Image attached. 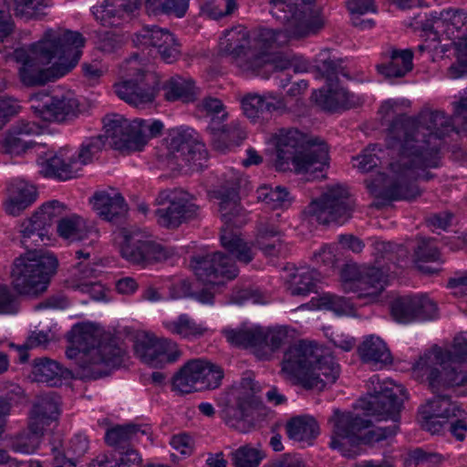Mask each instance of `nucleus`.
<instances>
[{"mask_svg":"<svg viewBox=\"0 0 467 467\" xmlns=\"http://www.w3.org/2000/svg\"><path fill=\"white\" fill-rule=\"evenodd\" d=\"M285 106L282 99L272 95L261 97L256 94H249L242 99L244 115L253 120L267 118L269 114L283 109Z\"/></svg>","mask_w":467,"mask_h":467,"instance_id":"nucleus-37","label":"nucleus"},{"mask_svg":"<svg viewBox=\"0 0 467 467\" xmlns=\"http://www.w3.org/2000/svg\"><path fill=\"white\" fill-rule=\"evenodd\" d=\"M328 422L332 425L329 447L346 458L360 455L364 451L363 445L372 446L398 431L396 424L370 429V420L338 409L333 410Z\"/></svg>","mask_w":467,"mask_h":467,"instance_id":"nucleus-7","label":"nucleus"},{"mask_svg":"<svg viewBox=\"0 0 467 467\" xmlns=\"http://www.w3.org/2000/svg\"><path fill=\"white\" fill-rule=\"evenodd\" d=\"M223 334L230 344L250 348L261 360H270L275 352L288 340L285 327L225 328Z\"/></svg>","mask_w":467,"mask_h":467,"instance_id":"nucleus-14","label":"nucleus"},{"mask_svg":"<svg viewBox=\"0 0 467 467\" xmlns=\"http://www.w3.org/2000/svg\"><path fill=\"white\" fill-rule=\"evenodd\" d=\"M106 141L113 148L104 131L103 135H98L83 141L77 154L67 156L64 150L56 154L45 153L37 159L39 173L44 177L59 181L78 177L82 167L91 162L93 157L102 150Z\"/></svg>","mask_w":467,"mask_h":467,"instance_id":"nucleus-12","label":"nucleus"},{"mask_svg":"<svg viewBox=\"0 0 467 467\" xmlns=\"http://www.w3.org/2000/svg\"><path fill=\"white\" fill-rule=\"evenodd\" d=\"M275 169L297 174H313L328 166V148L318 137L297 129H281L275 135Z\"/></svg>","mask_w":467,"mask_h":467,"instance_id":"nucleus-6","label":"nucleus"},{"mask_svg":"<svg viewBox=\"0 0 467 467\" xmlns=\"http://www.w3.org/2000/svg\"><path fill=\"white\" fill-rule=\"evenodd\" d=\"M238 189L237 183L222 185L213 192V197L219 201V212L223 222L220 236L222 246L238 262L248 265L253 261L254 253L234 230L246 222Z\"/></svg>","mask_w":467,"mask_h":467,"instance_id":"nucleus-10","label":"nucleus"},{"mask_svg":"<svg viewBox=\"0 0 467 467\" xmlns=\"http://www.w3.org/2000/svg\"><path fill=\"white\" fill-rule=\"evenodd\" d=\"M213 145L219 151H225L240 145L246 138V132L238 121L220 125L218 130L210 131Z\"/></svg>","mask_w":467,"mask_h":467,"instance_id":"nucleus-42","label":"nucleus"},{"mask_svg":"<svg viewBox=\"0 0 467 467\" xmlns=\"http://www.w3.org/2000/svg\"><path fill=\"white\" fill-rule=\"evenodd\" d=\"M163 326L170 333L188 339L200 337L207 331L186 314L180 315L175 320L163 322Z\"/></svg>","mask_w":467,"mask_h":467,"instance_id":"nucleus-45","label":"nucleus"},{"mask_svg":"<svg viewBox=\"0 0 467 467\" xmlns=\"http://www.w3.org/2000/svg\"><path fill=\"white\" fill-rule=\"evenodd\" d=\"M382 62L376 66L379 74L386 79L401 78L413 68L411 49L389 47L382 54Z\"/></svg>","mask_w":467,"mask_h":467,"instance_id":"nucleus-31","label":"nucleus"},{"mask_svg":"<svg viewBox=\"0 0 467 467\" xmlns=\"http://www.w3.org/2000/svg\"><path fill=\"white\" fill-rule=\"evenodd\" d=\"M37 192L34 185L24 181L16 182L11 185L9 200L5 204L8 214L16 216L31 205L36 199Z\"/></svg>","mask_w":467,"mask_h":467,"instance_id":"nucleus-41","label":"nucleus"},{"mask_svg":"<svg viewBox=\"0 0 467 467\" xmlns=\"http://www.w3.org/2000/svg\"><path fill=\"white\" fill-rule=\"evenodd\" d=\"M288 192L285 188L276 186L273 188L264 185L257 190V198L265 202L270 209H278L289 204Z\"/></svg>","mask_w":467,"mask_h":467,"instance_id":"nucleus-52","label":"nucleus"},{"mask_svg":"<svg viewBox=\"0 0 467 467\" xmlns=\"http://www.w3.org/2000/svg\"><path fill=\"white\" fill-rule=\"evenodd\" d=\"M43 432L42 430H31L29 428V431L17 435L12 441V450L19 453H34L39 447Z\"/></svg>","mask_w":467,"mask_h":467,"instance_id":"nucleus-56","label":"nucleus"},{"mask_svg":"<svg viewBox=\"0 0 467 467\" xmlns=\"http://www.w3.org/2000/svg\"><path fill=\"white\" fill-rule=\"evenodd\" d=\"M67 338L71 346L66 356L76 361L82 378H102L124 362L126 351L114 340L102 341L99 331L89 324L73 326Z\"/></svg>","mask_w":467,"mask_h":467,"instance_id":"nucleus-3","label":"nucleus"},{"mask_svg":"<svg viewBox=\"0 0 467 467\" xmlns=\"http://www.w3.org/2000/svg\"><path fill=\"white\" fill-rule=\"evenodd\" d=\"M166 142V159L171 169L201 164L207 157L205 146L195 137L193 130L172 129L169 131Z\"/></svg>","mask_w":467,"mask_h":467,"instance_id":"nucleus-19","label":"nucleus"},{"mask_svg":"<svg viewBox=\"0 0 467 467\" xmlns=\"http://www.w3.org/2000/svg\"><path fill=\"white\" fill-rule=\"evenodd\" d=\"M463 410L451 401L449 395H436L428 400L419 410L421 427L431 434L441 431L451 417H461Z\"/></svg>","mask_w":467,"mask_h":467,"instance_id":"nucleus-23","label":"nucleus"},{"mask_svg":"<svg viewBox=\"0 0 467 467\" xmlns=\"http://www.w3.org/2000/svg\"><path fill=\"white\" fill-rule=\"evenodd\" d=\"M31 373L36 381L45 382L53 386L56 385L57 381H60L64 371L58 362L43 357L34 359Z\"/></svg>","mask_w":467,"mask_h":467,"instance_id":"nucleus-44","label":"nucleus"},{"mask_svg":"<svg viewBox=\"0 0 467 467\" xmlns=\"http://www.w3.org/2000/svg\"><path fill=\"white\" fill-rule=\"evenodd\" d=\"M316 102L327 111H336L340 109H349L356 105L354 94L347 89L334 86H327V88H322L314 94Z\"/></svg>","mask_w":467,"mask_h":467,"instance_id":"nucleus-39","label":"nucleus"},{"mask_svg":"<svg viewBox=\"0 0 467 467\" xmlns=\"http://www.w3.org/2000/svg\"><path fill=\"white\" fill-rule=\"evenodd\" d=\"M133 42L155 48L161 59L167 64L175 62L181 56L180 44L174 35L157 26L141 28L135 34Z\"/></svg>","mask_w":467,"mask_h":467,"instance_id":"nucleus-27","label":"nucleus"},{"mask_svg":"<svg viewBox=\"0 0 467 467\" xmlns=\"http://www.w3.org/2000/svg\"><path fill=\"white\" fill-rule=\"evenodd\" d=\"M270 13L283 24V29L261 28L259 39L264 45H285L290 39H301L317 34L325 25L324 18L310 8L285 0H270Z\"/></svg>","mask_w":467,"mask_h":467,"instance_id":"nucleus-8","label":"nucleus"},{"mask_svg":"<svg viewBox=\"0 0 467 467\" xmlns=\"http://www.w3.org/2000/svg\"><path fill=\"white\" fill-rule=\"evenodd\" d=\"M150 435L151 429L146 424L116 425L106 431L105 441L109 446L119 451L130 448L133 443L140 441L142 436L150 440Z\"/></svg>","mask_w":467,"mask_h":467,"instance_id":"nucleus-32","label":"nucleus"},{"mask_svg":"<svg viewBox=\"0 0 467 467\" xmlns=\"http://www.w3.org/2000/svg\"><path fill=\"white\" fill-rule=\"evenodd\" d=\"M15 15L18 17L41 19L46 16V0H13Z\"/></svg>","mask_w":467,"mask_h":467,"instance_id":"nucleus-53","label":"nucleus"},{"mask_svg":"<svg viewBox=\"0 0 467 467\" xmlns=\"http://www.w3.org/2000/svg\"><path fill=\"white\" fill-rule=\"evenodd\" d=\"M358 354L363 362L382 368L392 362V357L386 343L379 337L368 336L359 345Z\"/></svg>","mask_w":467,"mask_h":467,"instance_id":"nucleus-40","label":"nucleus"},{"mask_svg":"<svg viewBox=\"0 0 467 467\" xmlns=\"http://www.w3.org/2000/svg\"><path fill=\"white\" fill-rule=\"evenodd\" d=\"M289 439L296 441H311L319 434V425L311 416L302 415L293 417L285 424Z\"/></svg>","mask_w":467,"mask_h":467,"instance_id":"nucleus-43","label":"nucleus"},{"mask_svg":"<svg viewBox=\"0 0 467 467\" xmlns=\"http://www.w3.org/2000/svg\"><path fill=\"white\" fill-rule=\"evenodd\" d=\"M320 306L333 311L337 316H351L355 313L354 304L350 298L327 294L321 296Z\"/></svg>","mask_w":467,"mask_h":467,"instance_id":"nucleus-59","label":"nucleus"},{"mask_svg":"<svg viewBox=\"0 0 467 467\" xmlns=\"http://www.w3.org/2000/svg\"><path fill=\"white\" fill-rule=\"evenodd\" d=\"M98 47L106 53L114 52L125 42L124 36L116 31H100L98 35Z\"/></svg>","mask_w":467,"mask_h":467,"instance_id":"nucleus-63","label":"nucleus"},{"mask_svg":"<svg viewBox=\"0 0 467 467\" xmlns=\"http://www.w3.org/2000/svg\"><path fill=\"white\" fill-rule=\"evenodd\" d=\"M354 202L347 189L341 186L328 188L306 208L305 213L311 221L320 224L342 225L348 222L353 212Z\"/></svg>","mask_w":467,"mask_h":467,"instance_id":"nucleus-15","label":"nucleus"},{"mask_svg":"<svg viewBox=\"0 0 467 467\" xmlns=\"http://www.w3.org/2000/svg\"><path fill=\"white\" fill-rule=\"evenodd\" d=\"M57 233L70 242L81 241L87 236L84 221L78 215L61 218L57 223Z\"/></svg>","mask_w":467,"mask_h":467,"instance_id":"nucleus-51","label":"nucleus"},{"mask_svg":"<svg viewBox=\"0 0 467 467\" xmlns=\"http://www.w3.org/2000/svg\"><path fill=\"white\" fill-rule=\"evenodd\" d=\"M451 131L457 132L453 117L439 110H423L416 118H395L386 138L387 148L395 156L389 163L386 185L379 197L396 201L419 196L416 182L434 178L429 170L439 167L441 140Z\"/></svg>","mask_w":467,"mask_h":467,"instance_id":"nucleus-1","label":"nucleus"},{"mask_svg":"<svg viewBox=\"0 0 467 467\" xmlns=\"http://www.w3.org/2000/svg\"><path fill=\"white\" fill-rule=\"evenodd\" d=\"M103 129L114 150L129 154L140 151L149 139L161 134L163 124L160 120L149 122L144 119L129 121L119 114L107 115L103 119Z\"/></svg>","mask_w":467,"mask_h":467,"instance_id":"nucleus-11","label":"nucleus"},{"mask_svg":"<svg viewBox=\"0 0 467 467\" xmlns=\"http://www.w3.org/2000/svg\"><path fill=\"white\" fill-rule=\"evenodd\" d=\"M164 98L169 101L182 99L190 101L193 98V86L192 82L186 81L179 76L171 77L163 87Z\"/></svg>","mask_w":467,"mask_h":467,"instance_id":"nucleus-48","label":"nucleus"},{"mask_svg":"<svg viewBox=\"0 0 467 467\" xmlns=\"http://www.w3.org/2000/svg\"><path fill=\"white\" fill-rule=\"evenodd\" d=\"M50 337L49 334L45 331H31L26 340L22 345L15 346L12 344V347H15L19 352V359L22 363H25L28 359L27 351L32 348L44 347L46 348L47 343L49 342Z\"/></svg>","mask_w":467,"mask_h":467,"instance_id":"nucleus-61","label":"nucleus"},{"mask_svg":"<svg viewBox=\"0 0 467 467\" xmlns=\"http://www.w3.org/2000/svg\"><path fill=\"white\" fill-rule=\"evenodd\" d=\"M136 356L151 367H161L175 362L181 356L177 344L168 338L156 339L148 336L137 337L134 343Z\"/></svg>","mask_w":467,"mask_h":467,"instance_id":"nucleus-24","label":"nucleus"},{"mask_svg":"<svg viewBox=\"0 0 467 467\" xmlns=\"http://www.w3.org/2000/svg\"><path fill=\"white\" fill-rule=\"evenodd\" d=\"M129 78L114 85L117 96L134 106L150 103L160 88V78L152 71L138 67L137 56L127 61Z\"/></svg>","mask_w":467,"mask_h":467,"instance_id":"nucleus-16","label":"nucleus"},{"mask_svg":"<svg viewBox=\"0 0 467 467\" xmlns=\"http://www.w3.org/2000/svg\"><path fill=\"white\" fill-rule=\"evenodd\" d=\"M377 385L370 393L369 400L364 407L372 415L381 419H390L399 427L400 412L406 399V390L401 386H392L391 383L379 382L377 376L371 379V383Z\"/></svg>","mask_w":467,"mask_h":467,"instance_id":"nucleus-21","label":"nucleus"},{"mask_svg":"<svg viewBox=\"0 0 467 467\" xmlns=\"http://www.w3.org/2000/svg\"><path fill=\"white\" fill-rule=\"evenodd\" d=\"M60 398L55 392L45 393L37 397L30 412L29 428L45 430L59 414Z\"/></svg>","mask_w":467,"mask_h":467,"instance_id":"nucleus-33","label":"nucleus"},{"mask_svg":"<svg viewBox=\"0 0 467 467\" xmlns=\"http://www.w3.org/2000/svg\"><path fill=\"white\" fill-rule=\"evenodd\" d=\"M264 44L259 39V32L252 36L246 27L239 25L224 32L220 51L244 73L267 78L271 71H283L291 67L289 60L274 57L269 52L274 47H279L276 43Z\"/></svg>","mask_w":467,"mask_h":467,"instance_id":"nucleus-5","label":"nucleus"},{"mask_svg":"<svg viewBox=\"0 0 467 467\" xmlns=\"http://www.w3.org/2000/svg\"><path fill=\"white\" fill-rule=\"evenodd\" d=\"M119 252L133 265L146 266L166 260L171 253L157 243L153 236L140 229L123 230Z\"/></svg>","mask_w":467,"mask_h":467,"instance_id":"nucleus-17","label":"nucleus"},{"mask_svg":"<svg viewBox=\"0 0 467 467\" xmlns=\"http://www.w3.org/2000/svg\"><path fill=\"white\" fill-rule=\"evenodd\" d=\"M282 372L305 389L322 390L334 384L340 375V367L330 354L314 342L300 340L289 346L283 355Z\"/></svg>","mask_w":467,"mask_h":467,"instance_id":"nucleus-4","label":"nucleus"},{"mask_svg":"<svg viewBox=\"0 0 467 467\" xmlns=\"http://www.w3.org/2000/svg\"><path fill=\"white\" fill-rule=\"evenodd\" d=\"M65 210V204L54 200L43 204L34 214L40 222L39 223L47 229L55 222L58 223L61 219L60 217L64 214Z\"/></svg>","mask_w":467,"mask_h":467,"instance_id":"nucleus-58","label":"nucleus"},{"mask_svg":"<svg viewBox=\"0 0 467 467\" xmlns=\"http://www.w3.org/2000/svg\"><path fill=\"white\" fill-rule=\"evenodd\" d=\"M224 377L223 368L207 359H202V379L199 389H214L221 386Z\"/></svg>","mask_w":467,"mask_h":467,"instance_id":"nucleus-57","label":"nucleus"},{"mask_svg":"<svg viewBox=\"0 0 467 467\" xmlns=\"http://www.w3.org/2000/svg\"><path fill=\"white\" fill-rule=\"evenodd\" d=\"M453 355L438 346L425 351L412 366V376L420 382H426L434 396L446 395L445 390L467 384V371Z\"/></svg>","mask_w":467,"mask_h":467,"instance_id":"nucleus-9","label":"nucleus"},{"mask_svg":"<svg viewBox=\"0 0 467 467\" xmlns=\"http://www.w3.org/2000/svg\"><path fill=\"white\" fill-rule=\"evenodd\" d=\"M257 402L253 389L241 390L236 397L235 405L228 406L223 412L226 425L240 432H248L254 426L250 419V412L257 405Z\"/></svg>","mask_w":467,"mask_h":467,"instance_id":"nucleus-28","label":"nucleus"},{"mask_svg":"<svg viewBox=\"0 0 467 467\" xmlns=\"http://www.w3.org/2000/svg\"><path fill=\"white\" fill-rule=\"evenodd\" d=\"M317 273L312 269H300L291 275L288 290L292 296H306L317 291Z\"/></svg>","mask_w":467,"mask_h":467,"instance_id":"nucleus-46","label":"nucleus"},{"mask_svg":"<svg viewBox=\"0 0 467 467\" xmlns=\"http://www.w3.org/2000/svg\"><path fill=\"white\" fill-rule=\"evenodd\" d=\"M391 315L397 322L408 324L436 318L438 307L427 296H401L391 303Z\"/></svg>","mask_w":467,"mask_h":467,"instance_id":"nucleus-25","label":"nucleus"},{"mask_svg":"<svg viewBox=\"0 0 467 467\" xmlns=\"http://www.w3.org/2000/svg\"><path fill=\"white\" fill-rule=\"evenodd\" d=\"M202 359H191L172 377V389L182 394L200 391Z\"/></svg>","mask_w":467,"mask_h":467,"instance_id":"nucleus-38","label":"nucleus"},{"mask_svg":"<svg viewBox=\"0 0 467 467\" xmlns=\"http://www.w3.org/2000/svg\"><path fill=\"white\" fill-rule=\"evenodd\" d=\"M97 269L88 262H79L73 265L68 271V276L66 279L67 286L74 290H79L86 285L95 279Z\"/></svg>","mask_w":467,"mask_h":467,"instance_id":"nucleus-50","label":"nucleus"},{"mask_svg":"<svg viewBox=\"0 0 467 467\" xmlns=\"http://www.w3.org/2000/svg\"><path fill=\"white\" fill-rule=\"evenodd\" d=\"M342 288L355 293L358 299L375 302L386 285V275L376 266L347 265L341 271Z\"/></svg>","mask_w":467,"mask_h":467,"instance_id":"nucleus-18","label":"nucleus"},{"mask_svg":"<svg viewBox=\"0 0 467 467\" xmlns=\"http://www.w3.org/2000/svg\"><path fill=\"white\" fill-rule=\"evenodd\" d=\"M41 127L33 121L18 120L8 130L2 140L6 153L19 155L35 144L28 138L41 133Z\"/></svg>","mask_w":467,"mask_h":467,"instance_id":"nucleus-30","label":"nucleus"},{"mask_svg":"<svg viewBox=\"0 0 467 467\" xmlns=\"http://www.w3.org/2000/svg\"><path fill=\"white\" fill-rule=\"evenodd\" d=\"M147 5L157 14L183 17L189 8V0H147Z\"/></svg>","mask_w":467,"mask_h":467,"instance_id":"nucleus-55","label":"nucleus"},{"mask_svg":"<svg viewBox=\"0 0 467 467\" xmlns=\"http://www.w3.org/2000/svg\"><path fill=\"white\" fill-rule=\"evenodd\" d=\"M85 38L78 32L48 29L30 46L14 51L21 82L27 87L43 86L68 73L80 59Z\"/></svg>","mask_w":467,"mask_h":467,"instance_id":"nucleus-2","label":"nucleus"},{"mask_svg":"<svg viewBox=\"0 0 467 467\" xmlns=\"http://www.w3.org/2000/svg\"><path fill=\"white\" fill-rule=\"evenodd\" d=\"M191 195L180 189H165L159 192L155 203L167 208L155 211L158 223L164 228L179 227L183 222L193 219L198 214L199 206L190 201Z\"/></svg>","mask_w":467,"mask_h":467,"instance_id":"nucleus-20","label":"nucleus"},{"mask_svg":"<svg viewBox=\"0 0 467 467\" xmlns=\"http://www.w3.org/2000/svg\"><path fill=\"white\" fill-rule=\"evenodd\" d=\"M91 202L98 215L111 223H118L128 212L127 203L119 193L111 195L107 192H96Z\"/></svg>","mask_w":467,"mask_h":467,"instance_id":"nucleus-36","label":"nucleus"},{"mask_svg":"<svg viewBox=\"0 0 467 467\" xmlns=\"http://www.w3.org/2000/svg\"><path fill=\"white\" fill-rule=\"evenodd\" d=\"M255 244L266 256H280L285 254L286 247L282 240V232L267 220H262L257 224Z\"/></svg>","mask_w":467,"mask_h":467,"instance_id":"nucleus-35","label":"nucleus"},{"mask_svg":"<svg viewBox=\"0 0 467 467\" xmlns=\"http://www.w3.org/2000/svg\"><path fill=\"white\" fill-rule=\"evenodd\" d=\"M443 456L432 451H427L422 448H415L409 451L405 463L408 466H433L443 461Z\"/></svg>","mask_w":467,"mask_h":467,"instance_id":"nucleus-60","label":"nucleus"},{"mask_svg":"<svg viewBox=\"0 0 467 467\" xmlns=\"http://www.w3.org/2000/svg\"><path fill=\"white\" fill-rule=\"evenodd\" d=\"M191 266L198 280L210 285H221L222 279L232 280L239 273L235 262L222 252L194 255Z\"/></svg>","mask_w":467,"mask_h":467,"instance_id":"nucleus-22","label":"nucleus"},{"mask_svg":"<svg viewBox=\"0 0 467 467\" xmlns=\"http://www.w3.org/2000/svg\"><path fill=\"white\" fill-rule=\"evenodd\" d=\"M201 109L205 112L209 124L207 130L209 131L218 130L220 125L227 119V112L223 102L216 98H204L201 104Z\"/></svg>","mask_w":467,"mask_h":467,"instance_id":"nucleus-49","label":"nucleus"},{"mask_svg":"<svg viewBox=\"0 0 467 467\" xmlns=\"http://www.w3.org/2000/svg\"><path fill=\"white\" fill-rule=\"evenodd\" d=\"M78 103L67 95L46 96V100L33 105L34 112L45 121L62 122L75 116Z\"/></svg>","mask_w":467,"mask_h":467,"instance_id":"nucleus-29","label":"nucleus"},{"mask_svg":"<svg viewBox=\"0 0 467 467\" xmlns=\"http://www.w3.org/2000/svg\"><path fill=\"white\" fill-rule=\"evenodd\" d=\"M327 55V51L319 54L317 69L326 78L327 86H334L337 84L338 75L345 76L346 74L343 72L342 61L332 59Z\"/></svg>","mask_w":467,"mask_h":467,"instance_id":"nucleus-54","label":"nucleus"},{"mask_svg":"<svg viewBox=\"0 0 467 467\" xmlns=\"http://www.w3.org/2000/svg\"><path fill=\"white\" fill-rule=\"evenodd\" d=\"M420 24L422 30L432 33L435 38L446 35L448 38L458 41V36H467V12L462 9L431 13Z\"/></svg>","mask_w":467,"mask_h":467,"instance_id":"nucleus-26","label":"nucleus"},{"mask_svg":"<svg viewBox=\"0 0 467 467\" xmlns=\"http://www.w3.org/2000/svg\"><path fill=\"white\" fill-rule=\"evenodd\" d=\"M229 456L234 467H258L265 453L260 448L244 444L233 451Z\"/></svg>","mask_w":467,"mask_h":467,"instance_id":"nucleus-47","label":"nucleus"},{"mask_svg":"<svg viewBox=\"0 0 467 467\" xmlns=\"http://www.w3.org/2000/svg\"><path fill=\"white\" fill-rule=\"evenodd\" d=\"M138 0H103L93 6V15L104 26H113L120 23L125 16L137 9Z\"/></svg>","mask_w":467,"mask_h":467,"instance_id":"nucleus-34","label":"nucleus"},{"mask_svg":"<svg viewBox=\"0 0 467 467\" xmlns=\"http://www.w3.org/2000/svg\"><path fill=\"white\" fill-rule=\"evenodd\" d=\"M57 261L42 251L32 250L16 258L11 272L14 288L21 295H37L47 289Z\"/></svg>","mask_w":467,"mask_h":467,"instance_id":"nucleus-13","label":"nucleus"},{"mask_svg":"<svg viewBox=\"0 0 467 467\" xmlns=\"http://www.w3.org/2000/svg\"><path fill=\"white\" fill-rule=\"evenodd\" d=\"M380 153H383L380 146L377 144L371 145L364 150L362 154L354 158V166L362 172H368L379 164H381Z\"/></svg>","mask_w":467,"mask_h":467,"instance_id":"nucleus-62","label":"nucleus"},{"mask_svg":"<svg viewBox=\"0 0 467 467\" xmlns=\"http://www.w3.org/2000/svg\"><path fill=\"white\" fill-rule=\"evenodd\" d=\"M453 105V121L457 133L467 135V91H464L458 101Z\"/></svg>","mask_w":467,"mask_h":467,"instance_id":"nucleus-64","label":"nucleus"}]
</instances>
